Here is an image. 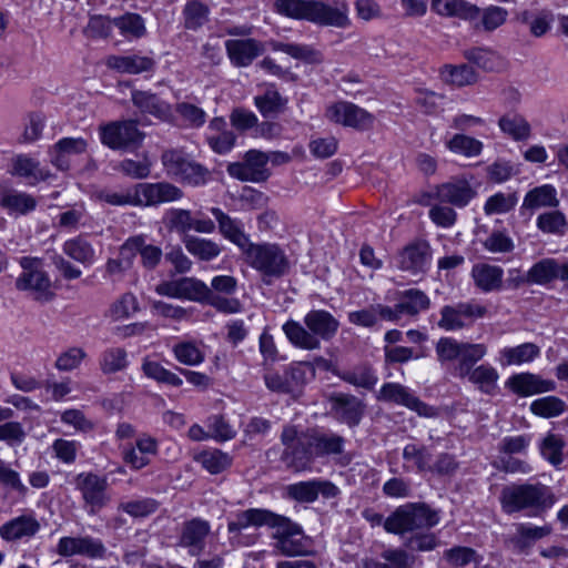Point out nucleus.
<instances>
[{
  "instance_id": "8",
  "label": "nucleus",
  "mask_w": 568,
  "mask_h": 568,
  "mask_svg": "<svg viewBox=\"0 0 568 568\" xmlns=\"http://www.w3.org/2000/svg\"><path fill=\"white\" fill-rule=\"evenodd\" d=\"M161 161L168 175L193 186L204 185L211 176L207 168L192 160L181 149L164 151Z\"/></svg>"
},
{
  "instance_id": "44",
  "label": "nucleus",
  "mask_w": 568,
  "mask_h": 568,
  "mask_svg": "<svg viewBox=\"0 0 568 568\" xmlns=\"http://www.w3.org/2000/svg\"><path fill=\"white\" fill-rule=\"evenodd\" d=\"M529 409L534 415L549 419L568 412V405L561 398L549 395L532 400Z\"/></svg>"
},
{
  "instance_id": "52",
  "label": "nucleus",
  "mask_w": 568,
  "mask_h": 568,
  "mask_svg": "<svg viewBox=\"0 0 568 568\" xmlns=\"http://www.w3.org/2000/svg\"><path fill=\"white\" fill-rule=\"evenodd\" d=\"M440 75L445 82L457 87L469 85L477 80L474 68L468 64H460L458 67L449 64L444 65Z\"/></svg>"
},
{
  "instance_id": "9",
  "label": "nucleus",
  "mask_w": 568,
  "mask_h": 568,
  "mask_svg": "<svg viewBox=\"0 0 568 568\" xmlns=\"http://www.w3.org/2000/svg\"><path fill=\"white\" fill-rule=\"evenodd\" d=\"M22 273L16 281V287L20 291H29L33 297L41 302H48L53 297L51 281L43 270L42 261L38 257L23 256L20 258Z\"/></svg>"
},
{
  "instance_id": "37",
  "label": "nucleus",
  "mask_w": 568,
  "mask_h": 568,
  "mask_svg": "<svg viewBox=\"0 0 568 568\" xmlns=\"http://www.w3.org/2000/svg\"><path fill=\"white\" fill-rule=\"evenodd\" d=\"M108 67L120 72L138 74L150 71L154 67L153 59L138 54L132 55H111L106 60Z\"/></svg>"
},
{
  "instance_id": "1",
  "label": "nucleus",
  "mask_w": 568,
  "mask_h": 568,
  "mask_svg": "<svg viewBox=\"0 0 568 568\" xmlns=\"http://www.w3.org/2000/svg\"><path fill=\"white\" fill-rule=\"evenodd\" d=\"M438 362L442 365L457 361L455 374L466 378L469 383L487 395L497 389L499 374L490 364H476L487 354V346L483 343L459 342L453 337H440L435 346Z\"/></svg>"
},
{
  "instance_id": "64",
  "label": "nucleus",
  "mask_w": 568,
  "mask_h": 568,
  "mask_svg": "<svg viewBox=\"0 0 568 568\" xmlns=\"http://www.w3.org/2000/svg\"><path fill=\"white\" fill-rule=\"evenodd\" d=\"M517 203L515 194H504L501 192L489 196L484 205L487 215L504 214L511 211Z\"/></svg>"
},
{
  "instance_id": "53",
  "label": "nucleus",
  "mask_w": 568,
  "mask_h": 568,
  "mask_svg": "<svg viewBox=\"0 0 568 568\" xmlns=\"http://www.w3.org/2000/svg\"><path fill=\"white\" fill-rule=\"evenodd\" d=\"M449 151L466 158L478 156L483 151V143L469 135L457 133L446 142Z\"/></svg>"
},
{
  "instance_id": "61",
  "label": "nucleus",
  "mask_w": 568,
  "mask_h": 568,
  "mask_svg": "<svg viewBox=\"0 0 568 568\" xmlns=\"http://www.w3.org/2000/svg\"><path fill=\"white\" fill-rule=\"evenodd\" d=\"M210 296V287L195 277H181V300L204 303Z\"/></svg>"
},
{
  "instance_id": "17",
  "label": "nucleus",
  "mask_w": 568,
  "mask_h": 568,
  "mask_svg": "<svg viewBox=\"0 0 568 568\" xmlns=\"http://www.w3.org/2000/svg\"><path fill=\"white\" fill-rule=\"evenodd\" d=\"M377 399L405 406L419 416L432 417L435 415L433 407L416 397L408 387L398 383H385L377 394Z\"/></svg>"
},
{
  "instance_id": "45",
  "label": "nucleus",
  "mask_w": 568,
  "mask_h": 568,
  "mask_svg": "<svg viewBox=\"0 0 568 568\" xmlns=\"http://www.w3.org/2000/svg\"><path fill=\"white\" fill-rule=\"evenodd\" d=\"M183 243L187 252L201 261H211L221 253L220 245L211 240L185 235Z\"/></svg>"
},
{
  "instance_id": "49",
  "label": "nucleus",
  "mask_w": 568,
  "mask_h": 568,
  "mask_svg": "<svg viewBox=\"0 0 568 568\" xmlns=\"http://www.w3.org/2000/svg\"><path fill=\"white\" fill-rule=\"evenodd\" d=\"M140 311V305L136 296L133 293H124L115 300L109 311L108 316L112 321H124L132 317Z\"/></svg>"
},
{
  "instance_id": "18",
  "label": "nucleus",
  "mask_w": 568,
  "mask_h": 568,
  "mask_svg": "<svg viewBox=\"0 0 568 568\" xmlns=\"http://www.w3.org/2000/svg\"><path fill=\"white\" fill-rule=\"evenodd\" d=\"M328 402L331 412L336 420L349 427L357 426L365 413V404L362 399L352 394L333 393Z\"/></svg>"
},
{
  "instance_id": "13",
  "label": "nucleus",
  "mask_w": 568,
  "mask_h": 568,
  "mask_svg": "<svg viewBox=\"0 0 568 568\" xmlns=\"http://www.w3.org/2000/svg\"><path fill=\"white\" fill-rule=\"evenodd\" d=\"M75 488L81 493L89 515H97L110 503L108 479L92 471L80 473L74 478Z\"/></svg>"
},
{
  "instance_id": "14",
  "label": "nucleus",
  "mask_w": 568,
  "mask_h": 568,
  "mask_svg": "<svg viewBox=\"0 0 568 568\" xmlns=\"http://www.w3.org/2000/svg\"><path fill=\"white\" fill-rule=\"evenodd\" d=\"M487 307L475 301L445 305L440 310L438 326L447 332L463 329L487 314Z\"/></svg>"
},
{
  "instance_id": "35",
  "label": "nucleus",
  "mask_w": 568,
  "mask_h": 568,
  "mask_svg": "<svg viewBox=\"0 0 568 568\" xmlns=\"http://www.w3.org/2000/svg\"><path fill=\"white\" fill-rule=\"evenodd\" d=\"M12 174L28 180L30 184L45 181L50 176L48 170L41 168L36 159L26 154L17 155L13 159Z\"/></svg>"
},
{
  "instance_id": "63",
  "label": "nucleus",
  "mask_w": 568,
  "mask_h": 568,
  "mask_svg": "<svg viewBox=\"0 0 568 568\" xmlns=\"http://www.w3.org/2000/svg\"><path fill=\"white\" fill-rule=\"evenodd\" d=\"M483 246L490 253H510L515 248L513 239L505 231H493L484 241Z\"/></svg>"
},
{
  "instance_id": "5",
  "label": "nucleus",
  "mask_w": 568,
  "mask_h": 568,
  "mask_svg": "<svg viewBox=\"0 0 568 568\" xmlns=\"http://www.w3.org/2000/svg\"><path fill=\"white\" fill-rule=\"evenodd\" d=\"M439 514L424 503L399 506L384 523L387 532L402 535L415 529L430 528L438 524Z\"/></svg>"
},
{
  "instance_id": "28",
  "label": "nucleus",
  "mask_w": 568,
  "mask_h": 568,
  "mask_svg": "<svg viewBox=\"0 0 568 568\" xmlns=\"http://www.w3.org/2000/svg\"><path fill=\"white\" fill-rule=\"evenodd\" d=\"M432 10L440 17L469 22L477 20L480 14V8L466 0H432Z\"/></svg>"
},
{
  "instance_id": "51",
  "label": "nucleus",
  "mask_w": 568,
  "mask_h": 568,
  "mask_svg": "<svg viewBox=\"0 0 568 568\" xmlns=\"http://www.w3.org/2000/svg\"><path fill=\"white\" fill-rule=\"evenodd\" d=\"M508 17V11L501 7L489 6L484 10H480L479 18L475 21L474 28L476 30H484L491 32L503 26Z\"/></svg>"
},
{
  "instance_id": "2",
  "label": "nucleus",
  "mask_w": 568,
  "mask_h": 568,
  "mask_svg": "<svg viewBox=\"0 0 568 568\" xmlns=\"http://www.w3.org/2000/svg\"><path fill=\"white\" fill-rule=\"evenodd\" d=\"M274 11L294 20H305L320 27L347 29L352 26L346 0L333 4L320 0H275Z\"/></svg>"
},
{
  "instance_id": "10",
  "label": "nucleus",
  "mask_w": 568,
  "mask_h": 568,
  "mask_svg": "<svg viewBox=\"0 0 568 568\" xmlns=\"http://www.w3.org/2000/svg\"><path fill=\"white\" fill-rule=\"evenodd\" d=\"M267 527L274 529L275 549L286 556H301L306 551V537L302 527L288 517L273 513Z\"/></svg>"
},
{
  "instance_id": "34",
  "label": "nucleus",
  "mask_w": 568,
  "mask_h": 568,
  "mask_svg": "<svg viewBox=\"0 0 568 568\" xmlns=\"http://www.w3.org/2000/svg\"><path fill=\"white\" fill-rule=\"evenodd\" d=\"M40 529V524L33 516L22 515L6 523L0 528V536L6 540H18L34 536Z\"/></svg>"
},
{
  "instance_id": "47",
  "label": "nucleus",
  "mask_w": 568,
  "mask_h": 568,
  "mask_svg": "<svg viewBox=\"0 0 568 568\" xmlns=\"http://www.w3.org/2000/svg\"><path fill=\"white\" fill-rule=\"evenodd\" d=\"M141 369L148 378L158 383L174 387H179L183 384L182 378H180L175 373L166 369L159 362L152 361L149 357L143 359Z\"/></svg>"
},
{
  "instance_id": "27",
  "label": "nucleus",
  "mask_w": 568,
  "mask_h": 568,
  "mask_svg": "<svg viewBox=\"0 0 568 568\" xmlns=\"http://www.w3.org/2000/svg\"><path fill=\"white\" fill-rule=\"evenodd\" d=\"M87 149L88 142L83 138H62L50 148V162L58 170L67 171L71 156L83 154Z\"/></svg>"
},
{
  "instance_id": "40",
  "label": "nucleus",
  "mask_w": 568,
  "mask_h": 568,
  "mask_svg": "<svg viewBox=\"0 0 568 568\" xmlns=\"http://www.w3.org/2000/svg\"><path fill=\"white\" fill-rule=\"evenodd\" d=\"M397 304L402 317L404 315L416 316L420 312L429 308L430 300L423 291L417 288H409L399 294Z\"/></svg>"
},
{
  "instance_id": "23",
  "label": "nucleus",
  "mask_w": 568,
  "mask_h": 568,
  "mask_svg": "<svg viewBox=\"0 0 568 568\" xmlns=\"http://www.w3.org/2000/svg\"><path fill=\"white\" fill-rule=\"evenodd\" d=\"M227 57L233 65L248 67L264 52V44L253 38L230 39L225 42Z\"/></svg>"
},
{
  "instance_id": "59",
  "label": "nucleus",
  "mask_w": 568,
  "mask_h": 568,
  "mask_svg": "<svg viewBox=\"0 0 568 568\" xmlns=\"http://www.w3.org/2000/svg\"><path fill=\"white\" fill-rule=\"evenodd\" d=\"M557 272L558 262L554 258H544L528 271V280L532 284H546L557 278Z\"/></svg>"
},
{
  "instance_id": "26",
  "label": "nucleus",
  "mask_w": 568,
  "mask_h": 568,
  "mask_svg": "<svg viewBox=\"0 0 568 568\" xmlns=\"http://www.w3.org/2000/svg\"><path fill=\"white\" fill-rule=\"evenodd\" d=\"M430 261V246L425 241L408 244L398 255V266L413 274L427 270Z\"/></svg>"
},
{
  "instance_id": "39",
  "label": "nucleus",
  "mask_w": 568,
  "mask_h": 568,
  "mask_svg": "<svg viewBox=\"0 0 568 568\" xmlns=\"http://www.w3.org/2000/svg\"><path fill=\"white\" fill-rule=\"evenodd\" d=\"M37 200L26 193L16 190H9L1 193L0 205L10 214L26 215L37 207Z\"/></svg>"
},
{
  "instance_id": "15",
  "label": "nucleus",
  "mask_w": 568,
  "mask_h": 568,
  "mask_svg": "<svg viewBox=\"0 0 568 568\" xmlns=\"http://www.w3.org/2000/svg\"><path fill=\"white\" fill-rule=\"evenodd\" d=\"M268 160L270 158L266 153L250 150L245 153L242 162L229 164L227 173L240 181L265 182L271 175L267 168Z\"/></svg>"
},
{
  "instance_id": "21",
  "label": "nucleus",
  "mask_w": 568,
  "mask_h": 568,
  "mask_svg": "<svg viewBox=\"0 0 568 568\" xmlns=\"http://www.w3.org/2000/svg\"><path fill=\"white\" fill-rule=\"evenodd\" d=\"M57 550L64 557L80 555L89 558H102L105 554L103 542L91 536L62 537L58 542Z\"/></svg>"
},
{
  "instance_id": "57",
  "label": "nucleus",
  "mask_w": 568,
  "mask_h": 568,
  "mask_svg": "<svg viewBox=\"0 0 568 568\" xmlns=\"http://www.w3.org/2000/svg\"><path fill=\"white\" fill-rule=\"evenodd\" d=\"M126 366L128 355L124 348H108L101 355L100 368L104 374H113L123 371Z\"/></svg>"
},
{
  "instance_id": "54",
  "label": "nucleus",
  "mask_w": 568,
  "mask_h": 568,
  "mask_svg": "<svg viewBox=\"0 0 568 568\" xmlns=\"http://www.w3.org/2000/svg\"><path fill=\"white\" fill-rule=\"evenodd\" d=\"M565 440L560 435L548 433L539 445L541 456L558 467L564 460Z\"/></svg>"
},
{
  "instance_id": "46",
  "label": "nucleus",
  "mask_w": 568,
  "mask_h": 568,
  "mask_svg": "<svg viewBox=\"0 0 568 568\" xmlns=\"http://www.w3.org/2000/svg\"><path fill=\"white\" fill-rule=\"evenodd\" d=\"M63 252L72 260L91 265L95 260V252L91 243L82 236L71 239L63 244Z\"/></svg>"
},
{
  "instance_id": "11",
  "label": "nucleus",
  "mask_w": 568,
  "mask_h": 568,
  "mask_svg": "<svg viewBox=\"0 0 568 568\" xmlns=\"http://www.w3.org/2000/svg\"><path fill=\"white\" fill-rule=\"evenodd\" d=\"M315 368L305 362L291 365L283 373H268L264 376L266 387L276 393L300 396L304 385L313 379Z\"/></svg>"
},
{
  "instance_id": "60",
  "label": "nucleus",
  "mask_w": 568,
  "mask_h": 568,
  "mask_svg": "<svg viewBox=\"0 0 568 568\" xmlns=\"http://www.w3.org/2000/svg\"><path fill=\"white\" fill-rule=\"evenodd\" d=\"M97 199L99 201L105 202L110 205L123 206V205H133L139 206L138 204V195H135V185L131 189L126 190H110L103 189L97 192Z\"/></svg>"
},
{
  "instance_id": "12",
  "label": "nucleus",
  "mask_w": 568,
  "mask_h": 568,
  "mask_svg": "<svg viewBox=\"0 0 568 568\" xmlns=\"http://www.w3.org/2000/svg\"><path fill=\"white\" fill-rule=\"evenodd\" d=\"M102 144L112 150H130L139 146L144 134L138 129L133 120L114 121L101 125L99 129Z\"/></svg>"
},
{
  "instance_id": "31",
  "label": "nucleus",
  "mask_w": 568,
  "mask_h": 568,
  "mask_svg": "<svg viewBox=\"0 0 568 568\" xmlns=\"http://www.w3.org/2000/svg\"><path fill=\"white\" fill-rule=\"evenodd\" d=\"M306 433L315 458L339 455L344 452L345 439L341 435L315 429Z\"/></svg>"
},
{
  "instance_id": "16",
  "label": "nucleus",
  "mask_w": 568,
  "mask_h": 568,
  "mask_svg": "<svg viewBox=\"0 0 568 568\" xmlns=\"http://www.w3.org/2000/svg\"><path fill=\"white\" fill-rule=\"evenodd\" d=\"M325 115L331 122L357 130H366L374 122V116L369 112L346 101L331 104Z\"/></svg>"
},
{
  "instance_id": "30",
  "label": "nucleus",
  "mask_w": 568,
  "mask_h": 568,
  "mask_svg": "<svg viewBox=\"0 0 568 568\" xmlns=\"http://www.w3.org/2000/svg\"><path fill=\"white\" fill-rule=\"evenodd\" d=\"M211 213L219 223L221 234L244 253L252 242L245 234L241 221L232 219L219 207H212Z\"/></svg>"
},
{
  "instance_id": "58",
  "label": "nucleus",
  "mask_w": 568,
  "mask_h": 568,
  "mask_svg": "<svg viewBox=\"0 0 568 568\" xmlns=\"http://www.w3.org/2000/svg\"><path fill=\"white\" fill-rule=\"evenodd\" d=\"M549 526H532L530 524H519L513 541L516 546L524 548L550 534Z\"/></svg>"
},
{
  "instance_id": "24",
  "label": "nucleus",
  "mask_w": 568,
  "mask_h": 568,
  "mask_svg": "<svg viewBox=\"0 0 568 568\" xmlns=\"http://www.w3.org/2000/svg\"><path fill=\"white\" fill-rule=\"evenodd\" d=\"M131 100L142 113L150 114L162 122H172L174 119L171 104L151 91L134 90Z\"/></svg>"
},
{
  "instance_id": "41",
  "label": "nucleus",
  "mask_w": 568,
  "mask_h": 568,
  "mask_svg": "<svg viewBox=\"0 0 568 568\" xmlns=\"http://www.w3.org/2000/svg\"><path fill=\"white\" fill-rule=\"evenodd\" d=\"M254 104L264 118H273L284 112L287 99L271 85L263 94L254 98Z\"/></svg>"
},
{
  "instance_id": "48",
  "label": "nucleus",
  "mask_w": 568,
  "mask_h": 568,
  "mask_svg": "<svg viewBox=\"0 0 568 568\" xmlns=\"http://www.w3.org/2000/svg\"><path fill=\"white\" fill-rule=\"evenodd\" d=\"M195 462L211 474H220L232 465L233 458L220 449L203 450L195 456Z\"/></svg>"
},
{
  "instance_id": "22",
  "label": "nucleus",
  "mask_w": 568,
  "mask_h": 568,
  "mask_svg": "<svg viewBox=\"0 0 568 568\" xmlns=\"http://www.w3.org/2000/svg\"><path fill=\"white\" fill-rule=\"evenodd\" d=\"M506 386L513 393L521 397L554 392L556 389V383L554 381L545 379L540 375L529 372L510 376L506 382Z\"/></svg>"
},
{
  "instance_id": "19",
  "label": "nucleus",
  "mask_w": 568,
  "mask_h": 568,
  "mask_svg": "<svg viewBox=\"0 0 568 568\" xmlns=\"http://www.w3.org/2000/svg\"><path fill=\"white\" fill-rule=\"evenodd\" d=\"M285 494L295 501L311 504L320 495L324 498H334L339 494V489L329 480L312 479L286 486Z\"/></svg>"
},
{
  "instance_id": "62",
  "label": "nucleus",
  "mask_w": 568,
  "mask_h": 568,
  "mask_svg": "<svg viewBox=\"0 0 568 568\" xmlns=\"http://www.w3.org/2000/svg\"><path fill=\"white\" fill-rule=\"evenodd\" d=\"M175 112L179 114L184 125L187 128H201L206 121L205 111L202 108L190 102L176 103Z\"/></svg>"
},
{
  "instance_id": "7",
  "label": "nucleus",
  "mask_w": 568,
  "mask_h": 568,
  "mask_svg": "<svg viewBox=\"0 0 568 568\" xmlns=\"http://www.w3.org/2000/svg\"><path fill=\"white\" fill-rule=\"evenodd\" d=\"M243 254L245 255L247 264L258 271L263 277L278 278L283 276L290 267L285 252L277 244L251 243Z\"/></svg>"
},
{
  "instance_id": "32",
  "label": "nucleus",
  "mask_w": 568,
  "mask_h": 568,
  "mask_svg": "<svg viewBox=\"0 0 568 568\" xmlns=\"http://www.w3.org/2000/svg\"><path fill=\"white\" fill-rule=\"evenodd\" d=\"M272 516L273 511L262 508H250L240 511L235 515L233 520L229 521V532L232 534L234 538H237L241 536L242 530L251 526H268L271 518H273Z\"/></svg>"
},
{
  "instance_id": "43",
  "label": "nucleus",
  "mask_w": 568,
  "mask_h": 568,
  "mask_svg": "<svg viewBox=\"0 0 568 568\" xmlns=\"http://www.w3.org/2000/svg\"><path fill=\"white\" fill-rule=\"evenodd\" d=\"M559 200L557 197L556 189L550 184H544L530 190L524 197L523 207L539 209V207H557Z\"/></svg>"
},
{
  "instance_id": "33",
  "label": "nucleus",
  "mask_w": 568,
  "mask_h": 568,
  "mask_svg": "<svg viewBox=\"0 0 568 568\" xmlns=\"http://www.w3.org/2000/svg\"><path fill=\"white\" fill-rule=\"evenodd\" d=\"M503 277L504 270L498 265L478 263L471 268V278L476 287L484 293L500 291Z\"/></svg>"
},
{
  "instance_id": "3",
  "label": "nucleus",
  "mask_w": 568,
  "mask_h": 568,
  "mask_svg": "<svg viewBox=\"0 0 568 568\" xmlns=\"http://www.w3.org/2000/svg\"><path fill=\"white\" fill-rule=\"evenodd\" d=\"M339 327L338 321L327 311L312 310L304 316V325L288 320L282 329L290 343L302 349L315 351L321 347V339L329 341Z\"/></svg>"
},
{
  "instance_id": "56",
  "label": "nucleus",
  "mask_w": 568,
  "mask_h": 568,
  "mask_svg": "<svg viewBox=\"0 0 568 568\" xmlns=\"http://www.w3.org/2000/svg\"><path fill=\"white\" fill-rule=\"evenodd\" d=\"M113 23L126 38H141L146 32L144 20L138 13H125L114 18Z\"/></svg>"
},
{
  "instance_id": "4",
  "label": "nucleus",
  "mask_w": 568,
  "mask_h": 568,
  "mask_svg": "<svg viewBox=\"0 0 568 568\" xmlns=\"http://www.w3.org/2000/svg\"><path fill=\"white\" fill-rule=\"evenodd\" d=\"M504 513H526L529 516H540L556 503L552 489L541 483H521L505 486L499 496Z\"/></svg>"
},
{
  "instance_id": "50",
  "label": "nucleus",
  "mask_w": 568,
  "mask_h": 568,
  "mask_svg": "<svg viewBox=\"0 0 568 568\" xmlns=\"http://www.w3.org/2000/svg\"><path fill=\"white\" fill-rule=\"evenodd\" d=\"M500 130L515 141H524L530 136L531 128L526 119L518 114L504 115L499 119Z\"/></svg>"
},
{
  "instance_id": "25",
  "label": "nucleus",
  "mask_w": 568,
  "mask_h": 568,
  "mask_svg": "<svg viewBox=\"0 0 568 568\" xmlns=\"http://www.w3.org/2000/svg\"><path fill=\"white\" fill-rule=\"evenodd\" d=\"M476 196V191L465 179H455L436 187L435 197L456 207L466 206Z\"/></svg>"
},
{
  "instance_id": "20",
  "label": "nucleus",
  "mask_w": 568,
  "mask_h": 568,
  "mask_svg": "<svg viewBox=\"0 0 568 568\" xmlns=\"http://www.w3.org/2000/svg\"><path fill=\"white\" fill-rule=\"evenodd\" d=\"M135 195L139 206H155L180 200L183 192L169 182L139 183L135 185Z\"/></svg>"
},
{
  "instance_id": "55",
  "label": "nucleus",
  "mask_w": 568,
  "mask_h": 568,
  "mask_svg": "<svg viewBox=\"0 0 568 568\" xmlns=\"http://www.w3.org/2000/svg\"><path fill=\"white\" fill-rule=\"evenodd\" d=\"M210 9L199 0H189L183 9L184 26L196 30L209 21Z\"/></svg>"
},
{
  "instance_id": "36",
  "label": "nucleus",
  "mask_w": 568,
  "mask_h": 568,
  "mask_svg": "<svg viewBox=\"0 0 568 568\" xmlns=\"http://www.w3.org/2000/svg\"><path fill=\"white\" fill-rule=\"evenodd\" d=\"M271 47L274 51L284 52L304 63L321 64L324 61L323 53L310 44L273 41Z\"/></svg>"
},
{
  "instance_id": "42",
  "label": "nucleus",
  "mask_w": 568,
  "mask_h": 568,
  "mask_svg": "<svg viewBox=\"0 0 568 568\" xmlns=\"http://www.w3.org/2000/svg\"><path fill=\"white\" fill-rule=\"evenodd\" d=\"M337 376L342 381L355 387L364 388L367 390L374 389L378 382V377L374 369L365 364L355 366L352 369L343 371L338 373Z\"/></svg>"
},
{
  "instance_id": "38",
  "label": "nucleus",
  "mask_w": 568,
  "mask_h": 568,
  "mask_svg": "<svg viewBox=\"0 0 568 568\" xmlns=\"http://www.w3.org/2000/svg\"><path fill=\"white\" fill-rule=\"evenodd\" d=\"M540 354V348L534 343H524L514 347H505L499 352V363L503 366L531 363Z\"/></svg>"
},
{
  "instance_id": "6",
  "label": "nucleus",
  "mask_w": 568,
  "mask_h": 568,
  "mask_svg": "<svg viewBox=\"0 0 568 568\" xmlns=\"http://www.w3.org/2000/svg\"><path fill=\"white\" fill-rule=\"evenodd\" d=\"M284 446L281 460L287 469L295 473L310 470L315 460L307 433H300L293 425H287L281 434Z\"/></svg>"
},
{
  "instance_id": "29",
  "label": "nucleus",
  "mask_w": 568,
  "mask_h": 568,
  "mask_svg": "<svg viewBox=\"0 0 568 568\" xmlns=\"http://www.w3.org/2000/svg\"><path fill=\"white\" fill-rule=\"evenodd\" d=\"M211 531L209 521L193 518L183 526L180 545L187 548L190 554L199 555L204 548L205 539Z\"/></svg>"
}]
</instances>
